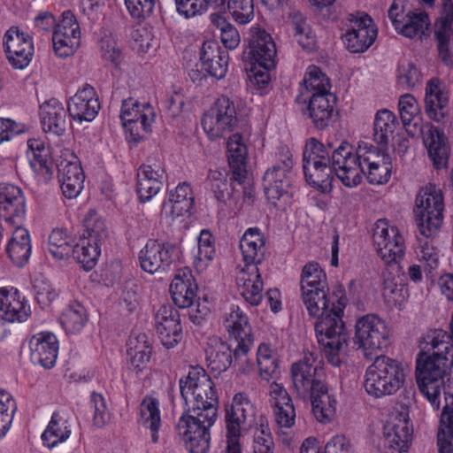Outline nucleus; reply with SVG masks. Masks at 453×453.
Returning a JSON list of instances; mask_svg holds the SVG:
<instances>
[{
	"instance_id": "26",
	"label": "nucleus",
	"mask_w": 453,
	"mask_h": 453,
	"mask_svg": "<svg viewBox=\"0 0 453 453\" xmlns=\"http://www.w3.org/2000/svg\"><path fill=\"white\" fill-rule=\"evenodd\" d=\"M155 326L162 344L172 349L182 338V328L178 311L170 304L159 307L155 314Z\"/></svg>"
},
{
	"instance_id": "52",
	"label": "nucleus",
	"mask_w": 453,
	"mask_h": 453,
	"mask_svg": "<svg viewBox=\"0 0 453 453\" xmlns=\"http://www.w3.org/2000/svg\"><path fill=\"white\" fill-rule=\"evenodd\" d=\"M429 238L424 235L418 237L416 256L426 275L433 277L439 266V251L433 245L432 241L428 240Z\"/></svg>"
},
{
	"instance_id": "50",
	"label": "nucleus",
	"mask_w": 453,
	"mask_h": 453,
	"mask_svg": "<svg viewBox=\"0 0 453 453\" xmlns=\"http://www.w3.org/2000/svg\"><path fill=\"white\" fill-rule=\"evenodd\" d=\"M305 92H302V96H316L326 93H332L331 82L329 78L324 73L321 69L315 65H311L307 68L303 80Z\"/></svg>"
},
{
	"instance_id": "8",
	"label": "nucleus",
	"mask_w": 453,
	"mask_h": 453,
	"mask_svg": "<svg viewBox=\"0 0 453 453\" xmlns=\"http://www.w3.org/2000/svg\"><path fill=\"white\" fill-rule=\"evenodd\" d=\"M404 381V372L400 362L386 356H376L365 372V391L374 397L395 394Z\"/></svg>"
},
{
	"instance_id": "5",
	"label": "nucleus",
	"mask_w": 453,
	"mask_h": 453,
	"mask_svg": "<svg viewBox=\"0 0 453 453\" xmlns=\"http://www.w3.org/2000/svg\"><path fill=\"white\" fill-rule=\"evenodd\" d=\"M265 244L264 236L257 227L248 228L240 241L245 267L240 271L236 284L240 295L253 306L258 305L263 298L264 284L257 265L264 260Z\"/></svg>"
},
{
	"instance_id": "21",
	"label": "nucleus",
	"mask_w": 453,
	"mask_h": 453,
	"mask_svg": "<svg viewBox=\"0 0 453 453\" xmlns=\"http://www.w3.org/2000/svg\"><path fill=\"white\" fill-rule=\"evenodd\" d=\"M4 48L10 64L16 69L28 65L34 55L32 37L18 27H11L4 35Z\"/></svg>"
},
{
	"instance_id": "40",
	"label": "nucleus",
	"mask_w": 453,
	"mask_h": 453,
	"mask_svg": "<svg viewBox=\"0 0 453 453\" xmlns=\"http://www.w3.org/2000/svg\"><path fill=\"white\" fill-rule=\"evenodd\" d=\"M308 396L311 398L315 418L320 423L330 422L335 415L337 401L334 395L328 392L325 382L309 393Z\"/></svg>"
},
{
	"instance_id": "34",
	"label": "nucleus",
	"mask_w": 453,
	"mask_h": 453,
	"mask_svg": "<svg viewBox=\"0 0 453 453\" xmlns=\"http://www.w3.org/2000/svg\"><path fill=\"white\" fill-rule=\"evenodd\" d=\"M27 157L29 163L39 180L47 182L53 176V164L50 158V148L40 139L27 141Z\"/></svg>"
},
{
	"instance_id": "51",
	"label": "nucleus",
	"mask_w": 453,
	"mask_h": 453,
	"mask_svg": "<svg viewBox=\"0 0 453 453\" xmlns=\"http://www.w3.org/2000/svg\"><path fill=\"white\" fill-rule=\"evenodd\" d=\"M73 240L66 230L53 229L48 238V250L57 261L65 260L71 256Z\"/></svg>"
},
{
	"instance_id": "24",
	"label": "nucleus",
	"mask_w": 453,
	"mask_h": 453,
	"mask_svg": "<svg viewBox=\"0 0 453 453\" xmlns=\"http://www.w3.org/2000/svg\"><path fill=\"white\" fill-rule=\"evenodd\" d=\"M26 215L22 190L9 183L0 184V219L10 226H21Z\"/></svg>"
},
{
	"instance_id": "27",
	"label": "nucleus",
	"mask_w": 453,
	"mask_h": 453,
	"mask_svg": "<svg viewBox=\"0 0 453 453\" xmlns=\"http://www.w3.org/2000/svg\"><path fill=\"white\" fill-rule=\"evenodd\" d=\"M100 103L96 89L85 84L68 101L67 111L70 117L79 123L90 122L98 114Z\"/></svg>"
},
{
	"instance_id": "12",
	"label": "nucleus",
	"mask_w": 453,
	"mask_h": 453,
	"mask_svg": "<svg viewBox=\"0 0 453 453\" xmlns=\"http://www.w3.org/2000/svg\"><path fill=\"white\" fill-rule=\"evenodd\" d=\"M390 328L374 313L358 318L355 325L354 342L364 355L372 359L388 345Z\"/></svg>"
},
{
	"instance_id": "36",
	"label": "nucleus",
	"mask_w": 453,
	"mask_h": 453,
	"mask_svg": "<svg viewBox=\"0 0 453 453\" xmlns=\"http://www.w3.org/2000/svg\"><path fill=\"white\" fill-rule=\"evenodd\" d=\"M227 160L232 172V180L242 184L246 179L248 148L239 134H232L227 141Z\"/></svg>"
},
{
	"instance_id": "22",
	"label": "nucleus",
	"mask_w": 453,
	"mask_h": 453,
	"mask_svg": "<svg viewBox=\"0 0 453 453\" xmlns=\"http://www.w3.org/2000/svg\"><path fill=\"white\" fill-rule=\"evenodd\" d=\"M349 27L342 35L346 48L353 53L365 52L374 42L377 28L368 15L349 18Z\"/></svg>"
},
{
	"instance_id": "4",
	"label": "nucleus",
	"mask_w": 453,
	"mask_h": 453,
	"mask_svg": "<svg viewBox=\"0 0 453 453\" xmlns=\"http://www.w3.org/2000/svg\"><path fill=\"white\" fill-rule=\"evenodd\" d=\"M224 326L229 337L236 345L234 350L230 346L219 340H214L206 349L208 366L214 372H221L232 365L233 354L234 359L246 361V356L253 345L251 326L247 315L239 308L232 305L230 311L226 314Z\"/></svg>"
},
{
	"instance_id": "30",
	"label": "nucleus",
	"mask_w": 453,
	"mask_h": 453,
	"mask_svg": "<svg viewBox=\"0 0 453 453\" xmlns=\"http://www.w3.org/2000/svg\"><path fill=\"white\" fill-rule=\"evenodd\" d=\"M137 195L142 203L154 197L161 189L165 170L161 162L143 164L137 170Z\"/></svg>"
},
{
	"instance_id": "14",
	"label": "nucleus",
	"mask_w": 453,
	"mask_h": 453,
	"mask_svg": "<svg viewBox=\"0 0 453 453\" xmlns=\"http://www.w3.org/2000/svg\"><path fill=\"white\" fill-rule=\"evenodd\" d=\"M293 387L299 397L306 398L313 389L324 383L322 356L317 350L308 351L291 366Z\"/></svg>"
},
{
	"instance_id": "32",
	"label": "nucleus",
	"mask_w": 453,
	"mask_h": 453,
	"mask_svg": "<svg viewBox=\"0 0 453 453\" xmlns=\"http://www.w3.org/2000/svg\"><path fill=\"white\" fill-rule=\"evenodd\" d=\"M29 349L30 359L34 364L50 369L57 361L58 342L52 333L41 332L31 337Z\"/></svg>"
},
{
	"instance_id": "46",
	"label": "nucleus",
	"mask_w": 453,
	"mask_h": 453,
	"mask_svg": "<svg viewBox=\"0 0 453 453\" xmlns=\"http://www.w3.org/2000/svg\"><path fill=\"white\" fill-rule=\"evenodd\" d=\"M85 307L79 302H72L65 308L59 317V322L66 334H80L88 322Z\"/></svg>"
},
{
	"instance_id": "10",
	"label": "nucleus",
	"mask_w": 453,
	"mask_h": 453,
	"mask_svg": "<svg viewBox=\"0 0 453 453\" xmlns=\"http://www.w3.org/2000/svg\"><path fill=\"white\" fill-rule=\"evenodd\" d=\"M366 145L367 142H359L355 150L349 143L342 142L336 149H331L332 167L345 187L354 188L361 183Z\"/></svg>"
},
{
	"instance_id": "16",
	"label": "nucleus",
	"mask_w": 453,
	"mask_h": 453,
	"mask_svg": "<svg viewBox=\"0 0 453 453\" xmlns=\"http://www.w3.org/2000/svg\"><path fill=\"white\" fill-rule=\"evenodd\" d=\"M293 155L288 148H281L278 162L265 172L263 184L267 198L273 203L289 197Z\"/></svg>"
},
{
	"instance_id": "35",
	"label": "nucleus",
	"mask_w": 453,
	"mask_h": 453,
	"mask_svg": "<svg viewBox=\"0 0 453 453\" xmlns=\"http://www.w3.org/2000/svg\"><path fill=\"white\" fill-rule=\"evenodd\" d=\"M40 120L45 133L61 135L66 128V111L56 98L45 101L40 105Z\"/></svg>"
},
{
	"instance_id": "53",
	"label": "nucleus",
	"mask_w": 453,
	"mask_h": 453,
	"mask_svg": "<svg viewBox=\"0 0 453 453\" xmlns=\"http://www.w3.org/2000/svg\"><path fill=\"white\" fill-rule=\"evenodd\" d=\"M430 26V19L426 12H412L406 13L403 20V24L397 30L403 35L413 38L417 35H424L425 31Z\"/></svg>"
},
{
	"instance_id": "29",
	"label": "nucleus",
	"mask_w": 453,
	"mask_h": 453,
	"mask_svg": "<svg viewBox=\"0 0 453 453\" xmlns=\"http://www.w3.org/2000/svg\"><path fill=\"white\" fill-rule=\"evenodd\" d=\"M337 98L334 93L309 96L304 114L311 119L313 126L319 130L327 128L336 117Z\"/></svg>"
},
{
	"instance_id": "38",
	"label": "nucleus",
	"mask_w": 453,
	"mask_h": 453,
	"mask_svg": "<svg viewBox=\"0 0 453 453\" xmlns=\"http://www.w3.org/2000/svg\"><path fill=\"white\" fill-rule=\"evenodd\" d=\"M228 53L222 50L216 43L205 42L200 53L202 68L211 76L222 79L228 67Z\"/></svg>"
},
{
	"instance_id": "15",
	"label": "nucleus",
	"mask_w": 453,
	"mask_h": 453,
	"mask_svg": "<svg viewBox=\"0 0 453 453\" xmlns=\"http://www.w3.org/2000/svg\"><path fill=\"white\" fill-rule=\"evenodd\" d=\"M237 122L235 104L226 96H219L202 118L203 131L211 141L231 133Z\"/></svg>"
},
{
	"instance_id": "2",
	"label": "nucleus",
	"mask_w": 453,
	"mask_h": 453,
	"mask_svg": "<svg viewBox=\"0 0 453 453\" xmlns=\"http://www.w3.org/2000/svg\"><path fill=\"white\" fill-rule=\"evenodd\" d=\"M326 288H312L302 292V300L308 313L317 317L315 332L318 342L327 361L334 366L341 364L340 351L348 344L349 334L342 320L347 298L341 287L328 295Z\"/></svg>"
},
{
	"instance_id": "44",
	"label": "nucleus",
	"mask_w": 453,
	"mask_h": 453,
	"mask_svg": "<svg viewBox=\"0 0 453 453\" xmlns=\"http://www.w3.org/2000/svg\"><path fill=\"white\" fill-rule=\"evenodd\" d=\"M428 155L435 168L446 167L449 157V147L443 131L431 127L425 139Z\"/></svg>"
},
{
	"instance_id": "62",
	"label": "nucleus",
	"mask_w": 453,
	"mask_h": 453,
	"mask_svg": "<svg viewBox=\"0 0 453 453\" xmlns=\"http://www.w3.org/2000/svg\"><path fill=\"white\" fill-rule=\"evenodd\" d=\"M84 232L82 236L94 242H102L107 236V230L103 219L98 213L90 210L83 219Z\"/></svg>"
},
{
	"instance_id": "3",
	"label": "nucleus",
	"mask_w": 453,
	"mask_h": 453,
	"mask_svg": "<svg viewBox=\"0 0 453 453\" xmlns=\"http://www.w3.org/2000/svg\"><path fill=\"white\" fill-rule=\"evenodd\" d=\"M453 345L448 333L434 329L426 333L416 360V380L421 394L434 410L441 406L440 395L451 383Z\"/></svg>"
},
{
	"instance_id": "47",
	"label": "nucleus",
	"mask_w": 453,
	"mask_h": 453,
	"mask_svg": "<svg viewBox=\"0 0 453 453\" xmlns=\"http://www.w3.org/2000/svg\"><path fill=\"white\" fill-rule=\"evenodd\" d=\"M139 422L151 432L154 443L158 441V430L161 426L159 401L151 396H145L140 405Z\"/></svg>"
},
{
	"instance_id": "37",
	"label": "nucleus",
	"mask_w": 453,
	"mask_h": 453,
	"mask_svg": "<svg viewBox=\"0 0 453 453\" xmlns=\"http://www.w3.org/2000/svg\"><path fill=\"white\" fill-rule=\"evenodd\" d=\"M449 95L441 87L438 78L428 81L426 86L425 104L427 116L434 120L441 121L447 114Z\"/></svg>"
},
{
	"instance_id": "42",
	"label": "nucleus",
	"mask_w": 453,
	"mask_h": 453,
	"mask_svg": "<svg viewBox=\"0 0 453 453\" xmlns=\"http://www.w3.org/2000/svg\"><path fill=\"white\" fill-rule=\"evenodd\" d=\"M70 434L71 424L68 414L55 411L41 437L43 444L49 449H52L58 443L65 441Z\"/></svg>"
},
{
	"instance_id": "54",
	"label": "nucleus",
	"mask_w": 453,
	"mask_h": 453,
	"mask_svg": "<svg viewBox=\"0 0 453 453\" xmlns=\"http://www.w3.org/2000/svg\"><path fill=\"white\" fill-rule=\"evenodd\" d=\"M382 296L388 306L402 310L409 296L408 289L394 278L383 276Z\"/></svg>"
},
{
	"instance_id": "28",
	"label": "nucleus",
	"mask_w": 453,
	"mask_h": 453,
	"mask_svg": "<svg viewBox=\"0 0 453 453\" xmlns=\"http://www.w3.org/2000/svg\"><path fill=\"white\" fill-rule=\"evenodd\" d=\"M364 159L365 173L370 184L380 185L389 180L392 171L391 157L382 149L367 142Z\"/></svg>"
},
{
	"instance_id": "6",
	"label": "nucleus",
	"mask_w": 453,
	"mask_h": 453,
	"mask_svg": "<svg viewBox=\"0 0 453 453\" xmlns=\"http://www.w3.org/2000/svg\"><path fill=\"white\" fill-rule=\"evenodd\" d=\"M332 143L323 144L316 138H310L303 150V170L309 185L323 194L333 189L334 180L331 158Z\"/></svg>"
},
{
	"instance_id": "20",
	"label": "nucleus",
	"mask_w": 453,
	"mask_h": 453,
	"mask_svg": "<svg viewBox=\"0 0 453 453\" xmlns=\"http://www.w3.org/2000/svg\"><path fill=\"white\" fill-rule=\"evenodd\" d=\"M277 50L272 35L258 25L250 28L248 56L252 65L271 70L275 65Z\"/></svg>"
},
{
	"instance_id": "31",
	"label": "nucleus",
	"mask_w": 453,
	"mask_h": 453,
	"mask_svg": "<svg viewBox=\"0 0 453 453\" xmlns=\"http://www.w3.org/2000/svg\"><path fill=\"white\" fill-rule=\"evenodd\" d=\"M30 315L29 304L16 288H0V319L8 323H20Z\"/></svg>"
},
{
	"instance_id": "43",
	"label": "nucleus",
	"mask_w": 453,
	"mask_h": 453,
	"mask_svg": "<svg viewBox=\"0 0 453 453\" xmlns=\"http://www.w3.org/2000/svg\"><path fill=\"white\" fill-rule=\"evenodd\" d=\"M127 355L130 357L131 367L140 372L147 368L152 353L150 338L145 334L130 337L128 341Z\"/></svg>"
},
{
	"instance_id": "23",
	"label": "nucleus",
	"mask_w": 453,
	"mask_h": 453,
	"mask_svg": "<svg viewBox=\"0 0 453 453\" xmlns=\"http://www.w3.org/2000/svg\"><path fill=\"white\" fill-rule=\"evenodd\" d=\"M384 444L396 452L407 451L412 435L407 411H394L383 427Z\"/></svg>"
},
{
	"instance_id": "17",
	"label": "nucleus",
	"mask_w": 453,
	"mask_h": 453,
	"mask_svg": "<svg viewBox=\"0 0 453 453\" xmlns=\"http://www.w3.org/2000/svg\"><path fill=\"white\" fill-rule=\"evenodd\" d=\"M372 240L379 256L385 263H396L404 256V239L398 228L390 225L388 219L376 221Z\"/></svg>"
},
{
	"instance_id": "63",
	"label": "nucleus",
	"mask_w": 453,
	"mask_h": 453,
	"mask_svg": "<svg viewBox=\"0 0 453 453\" xmlns=\"http://www.w3.org/2000/svg\"><path fill=\"white\" fill-rule=\"evenodd\" d=\"M210 189L216 200L225 204L230 196L227 173L225 170H210L207 175Z\"/></svg>"
},
{
	"instance_id": "56",
	"label": "nucleus",
	"mask_w": 453,
	"mask_h": 453,
	"mask_svg": "<svg viewBox=\"0 0 453 453\" xmlns=\"http://www.w3.org/2000/svg\"><path fill=\"white\" fill-rule=\"evenodd\" d=\"M398 109L403 126L408 133H411V127H417L420 119L419 106L416 98L411 94L401 96Z\"/></svg>"
},
{
	"instance_id": "18",
	"label": "nucleus",
	"mask_w": 453,
	"mask_h": 453,
	"mask_svg": "<svg viewBox=\"0 0 453 453\" xmlns=\"http://www.w3.org/2000/svg\"><path fill=\"white\" fill-rule=\"evenodd\" d=\"M55 54L65 58L73 55L81 45V28L76 16L70 10L64 11L52 33Z\"/></svg>"
},
{
	"instance_id": "7",
	"label": "nucleus",
	"mask_w": 453,
	"mask_h": 453,
	"mask_svg": "<svg viewBox=\"0 0 453 453\" xmlns=\"http://www.w3.org/2000/svg\"><path fill=\"white\" fill-rule=\"evenodd\" d=\"M257 408L245 393L234 395L225 409L226 453H242L240 439L255 424Z\"/></svg>"
},
{
	"instance_id": "45",
	"label": "nucleus",
	"mask_w": 453,
	"mask_h": 453,
	"mask_svg": "<svg viewBox=\"0 0 453 453\" xmlns=\"http://www.w3.org/2000/svg\"><path fill=\"white\" fill-rule=\"evenodd\" d=\"M398 127L399 123L395 113L387 109L378 111L373 122L375 142L382 146H387L393 141Z\"/></svg>"
},
{
	"instance_id": "13",
	"label": "nucleus",
	"mask_w": 453,
	"mask_h": 453,
	"mask_svg": "<svg viewBox=\"0 0 453 453\" xmlns=\"http://www.w3.org/2000/svg\"><path fill=\"white\" fill-rule=\"evenodd\" d=\"M155 111L150 104H140L134 98L122 101L120 120L129 142H139L151 131Z\"/></svg>"
},
{
	"instance_id": "1",
	"label": "nucleus",
	"mask_w": 453,
	"mask_h": 453,
	"mask_svg": "<svg viewBox=\"0 0 453 453\" xmlns=\"http://www.w3.org/2000/svg\"><path fill=\"white\" fill-rule=\"evenodd\" d=\"M184 411L177 433L189 453H207L211 427L218 416L219 397L215 384L202 367H192L179 381Z\"/></svg>"
},
{
	"instance_id": "48",
	"label": "nucleus",
	"mask_w": 453,
	"mask_h": 453,
	"mask_svg": "<svg viewBox=\"0 0 453 453\" xmlns=\"http://www.w3.org/2000/svg\"><path fill=\"white\" fill-rule=\"evenodd\" d=\"M101 242L81 236L79 242L73 244L71 256L82 265L84 270H91L96 264L101 253Z\"/></svg>"
},
{
	"instance_id": "55",
	"label": "nucleus",
	"mask_w": 453,
	"mask_h": 453,
	"mask_svg": "<svg viewBox=\"0 0 453 453\" xmlns=\"http://www.w3.org/2000/svg\"><path fill=\"white\" fill-rule=\"evenodd\" d=\"M211 24L219 32L222 44L228 50L236 49L241 42V36L236 27L226 17L219 14H211Z\"/></svg>"
},
{
	"instance_id": "59",
	"label": "nucleus",
	"mask_w": 453,
	"mask_h": 453,
	"mask_svg": "<svg viewBox=\"0 0 453 453\" xmlns=\"http://www.w3.org/2000/svg\"><path fill=\"white\" fill-rule=\"evenodd\" d=\"M443 395L444 405L440 415L437 435L453 439V386L446 387Z\"/></svg>"
},
{
	"instance_id": "58",
	"label": "nucleus",
	"mask_w": 453,
	"mask_h": 453,
	"mask_svg": "<svg viewBox=\"0 0 453 453\" xmlns=\"http://www.w3.org/2000/svg\"><path fill=\"white\" fill-rule=\"evenodd\" d=\"M215 255L214 239L206 229L201 231L197 238V253L195 256L194 265L197 270L208 265Z\"/></svg>"
},
{
	"instance_id": "41",
	"label": "nucleus",
	"mask_w": 453,
	"mask_h": 453,
	"mask_svg": "<svg viewBox=\"0 0 453 453\" xmlns=\"http://www.w3.org/2000/svg\"><path fill=\"white\" fill-rule=\"evenodd\" d=\"M12 235L6 246L8 257L17 266H23L29 259L32 250L30 235L21 226H13Z\"/></svg>"
},
{
	"instance_id": "61",
	"label": "nucleus",
	"mask_w": 453,
	"mask_h": 453,
	"mask_svg": "<svg viewBox=\"0 0 453 453\" xmlns=\"http://www.w3.org/2000/svg\"><path fill=\"white\" fill-rule=\"evenodd\" d=\"M294 36L298 43L305 50H310L314 45V36L306 19L299 12H292L289 15Z\"/></svg>"
},
{
	"instance_id": "9",
	"label": "nucleus",
	"mask_w": 453,
	"mask_h": 453,
	"mask_svg": "<svg viewBox=\"0 0 453 453\" xmlns=\"http://www.w3.org/2000/svg\"><path fill=\"white\" fill-rule=\"evenodd\" d=\"M198 285L189 268L179 269L170 284V293L176 306L189 308L188 316L195 325H201L210 315L206 299L197 296Z\"/></svg>"
},
{
	"instance_id": "60",
	"label": "nucleus",
	"mask_w": 453,
	"mask_h": 453,
	"mask_svg": "<svg viewBox=\"0 0 453 453\" xmlns=\"http://www.w3.org/2000/svg\"><path fill=\"white\" fill-rule=\"evenodd\" d=\"M326 274L319 264L309 262L303 266L300 280L301 291L319 286L326 288Z\"/></svg>"
},
{
	"instance_id": "57",
	"label": "nucleus",
	"mask_w": 453,
	"mask_h": 453,
	"mask_svg": "<svg viewBox=\"0 0 453 453\" xmlns=\"http://www.w3.org/2000/svg\"><path fill=\"white\" fill-rule=\"evenodd\" d=\"M257 364L260 377L269 381L278 372V361L270 346L262 343L257 352Z\"/></svg>"
},
{
	"instance_id": "33",
	"label": "nucleus",
	"mask_w": 453,
	"mask_h": 453,
	"mask_svg": "<svg viewBox=\"0 0 453 453\" xmlns=\"http://www.w3.org/2000/svg\"><path fill=\"white\" fill-rule=\"evenodd\" d=\"M269 395L277 424L281 427H291L295 424L296 411L288 391L281 384L273 382L270 385Z\"/></svg>"
},
{
	"instance_id": "25",
	"label": "nucleus",
	"mask_w": 453,
	"mask_h": 453,
	"mask_svg": "<svg viewBox=\"0 0 453 453\" xmlns=\"http://www.w3.org/2000/svg\"><path fill=\"white\" fill-rule=\"evenodd\" d=\"M58 163V177L60 188L66 198L76 197L83 188L84 173L75 155L66 151Z\"/></svg>"
},
{
	"instance_id": "11",
	"label": "nucleus",
	"mask_w": 453,
	"mask_h": 453,
	"mask_svg": "<svg viewBox=\"0 0 453 453\" xmlns=\"http://www.w3.org/2000/svg\"><path fill=\"white\" fill-rule=\"evenodd\" d=\"M443 196L434 185L423 188L416 198L415 219L419 234L433 237L441 226L443 219Z\"/></svg>"
},
{
	"instance_id": "39",
	"label": "nucleus",
	"mask_w": 453,
	"mask_h": 453,
	"mask_svg": "<svg viewBox=\"0 0 453 453\" xmlns=\"http://www.w3.org/2000/svg\"><path fill=\"white\" fill-rule=\"evenodd\" d=\"M194 197L190 185L187 182L180 183L175 190H171L169 199L163 203L162 212L172 219L190 212Z\"/></svg>"
},
{
	"instance_id": "19",
	"label": "nucleus",
	"mask_w": 453,
	"mask_h": 453,
	"mask_svg": "<svg viewBox=\"0 0 453 453\" xmlns=\"http://www.w3.org/2000/svg\"><path fill=\"white\" fill-rule=\"evenodd\" d=\"M178 250L175 244L149 240L139 252L140 266L150 274L164 272L173 263Z\"/></svg>"
},
{
	"instance_id": "64",
	"label": "nucleus",
	"mask_w": 453,
	"mask_h": 453,
	"mask_svg": "<svg viewBox=\"0 0 453 453\" xmlns=\"http://www.w3.org/2000/svg\"><path fill=\"white\" fill-rule=\"evenodd\" d=\"M256 425L259 427L254 434L252 453H273V441L265 417L260 416Z\"/></svg>"
},
{
	"instance_id": "49",
	"label": "nucleus",
	"mask_w": 453,
	"mask_h": 453,
	"mask_svg": "<svg viewBox=\"0 0 453 453\" xmlns=\"http://www.w3.org/2000/svg\"><path fill=\"white\" fill-rule=\"evenodd\" d=\"M215 8H227L235 22L246 25L254 19L253 0H211Z\"/></svg>"
}]
</instances>
